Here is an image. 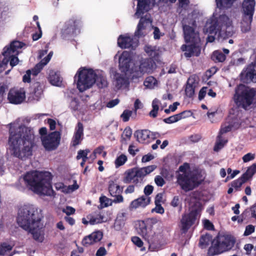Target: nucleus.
Listing matches in <instances>:
<instances>
[{
  "instance_id": "f257e3e1",
  "label": "nucleus",
  "mask_w": 256,
  "mask_h": 256,
  "mask_svg": "<svg viewBox=\"0 0 256 256\" xmlns=\"http://www.w3.org/2000/svg\"><path fill=\"white\" fill-rule=\"evenodd\" d=\"M8 150L14 156L26 160L32 154L34 146V133L33 128L20 124L17 120L10 124Z\"/></svg>"
},
{
  "instance_id": "f03ea898",
  "label": "nucleus",
  "mask_w": 256,
  "mask_h": 256,
  "mask_svg": "<svg viewBox=\"0 0 256 256\" xmlns=\"http://www.w3.org/2000/svg\"><path fill=\"white\" fill-rule=\"evenodd\" d=\"M255 94L256 92L254 88H250L244 84H240L236 88L233 100L238 108L230 110L227 120L228 124L222 127L219 133L220 134L231 130L232 128H236L238 127L242 116V114L239 108H242L246 110L250 106L252 102Z\"/></svg>"
},
{
  "instance_id": "7ed1b4c3",
  "label": "nucleus",
  "mask_w": 256,
  "mask_h": 256,
  "mask_svg": "<svg viewBox=\"0 0 256 256\" xmlns=\"http://www.w3.org/2000/svg\"><path fill=\"white\" fill-rule=\"evenodd\" d=\"M42 218L40 209L34 204H26L19 209L17 222L22 228L30 233L36 240L42 242L44 234L40 222Z\"/></svg>"
},
{
  "instance_id": "20e7f679",
  "label": "nucleus",
  "mask_w": 256,
  "mask_h": 256,
  "mask_svg": "<svg viewBox=\"0 0 256 256\" xmlns=\"http://www.w3.org/2000/svg\"><path fill=\"white\" fill-rule=\"evenodd\" d=\"M200 16L198 10H194L182 20L184 40L186 42L190 43L188 45L184 44L181 47L182 50L185 52L184 55L186 58L198 56L200 53L199 34L195 30L196 20Z\"/></svg>"
},
{
  "instance_id": "39448f33",
  "label": "nucleus",
  "mask_w": 256,
  "mask_h": 256,
  "mask_svg": "<svg viewBox=\"0 0 256 256\" xmlns=\"http://www.w3.org/2000/svg\"><path fill=\"white\" fill-rule=\"evenodd\" d=\"M232 19L226 14H218L216 11L208 18L204 28V34H212L207 38V42H213L216 38L224 40L234 34Z\"/></svg>"
},
{
  "instance_id": "423d86ee",
  "label": "nucleus",
  "mask_w": 256,
  "mask_h": 256,
  "mask_svg": "<svg viewBox=\"0 0 256 256\" xmlns=\"http://www.w3.org/2000/svg\"><path fill=\"white\" fill-rule=\"evenodd\" d=\"M20 180H23L32 190L38 194L48 196L54 194L52 176L48 172H30Z\"/></svg>"
},
{
  "instance_id": "0eeeda50",
  "label": "nucleus",
  "mask_w": 256,
  "mask_h": 256,
  "mask_svg": "<svg viewBox=\"0 0 256 256\" xmlns=\"http://www.w3.org/2000/svg\"><path fill=\"white\" fill-rule=\"evenodd\" d=\"M206 174L204 170H190L188 164L180 166L176 176V182L184 192L192 190L200 184L204 180Z\"/></svg>"
},
{
  "instance_id": "6e6552de",
  "label": "nucleus",
  "mask_w": 256,
  "mask_h": 256,
  "mask_svg": "<svg viewBox=\"0 0 256 256\" xmlns=\"http://www.w3.org/2000/svg\"><path fill=\"white\" fill-rule=\"evenodd\" d=\"M236 243V238L232 235H218L212 242L208 250L210 256L218 255L232 249Z\"/></svg>"
},
{
  "instance_id": "1a4fd4ad",
  "label": "nucleus",
  "mask_w": 256,
  "mask_h": 256,
  "mask_svg": "<svg viewBox=\"0 0 256 256\" xmlns=\"http://www.w3.org/2000/svg\"><path fill=\"white\" fill-rule=\"evenodd\" d=\"M26 47L24 43L19 41H13L6 46L4 48L2 54L4 58L0 62V67L4 69L9 62L12 68L17 65L19 62L17 56L21 52V50Z\"/></svg>"
},
{
  "instance_id": "9d476101",
  "label": "nucleus",
  "mask_w": 256,
  "mask_h": 256,
  "mask_svg": "<svg viewBox=\"0 0 256 256\" xmlns=\"http://www.w3.org/2000/svg\"><path fill=\"white\" fill-rule=\"evenodd\" d=\"M96 70L80 68L75 75L77 88L80 92L90 88L96 82Z\"/></svg>"
},
{
  "instance_id": "9b49d317",
  "label": "nucleus",
  "mask_w": 256,
  "mask_h": 256,
  "mask_svg": "<svg viewBox=\"0 0 256 256\" xmlns=\"http://www.w3.org/2000/svg\"><path fill=\"white\" fill-rule=\"evenodd\" d=\"M156 68V63L152 58H141L133 64L131 77L133 79L142 78L144 74L152 73Z\"/></svg>"
},
{
  "instance_id": "f8f14e48",
  "label": "nucleus",
  "mask_w": 256,
  "mask_h": 256,
  "mask_svg": "<svg viewBox=\"0 0 256 256\" xmlns=\"http://www.w3.org/2000/svg\"><path fill=\"white\" fill-rule=\"evenodd\" d=\"M157 166L150 165L139 169H129L124 174L123 181L124 183H137L138 178H142L154 171Z\"/></svg>"
},
{
  "instance_id": "ddd939ff",
  "label": "nucleus",
  "mask_w": 256,
  "mask_h": 256,
  "mask_svg": "<svg viewBox=\"0 0 256 256\" xmlns=\"http://www.w3.org/2000/svg\"><path fill=\"white\" fill-rule=\"evenodd\" d=\"M114 58H118V66L120 71L126 74H130L132 76V71L133 69V62L130 54L127 51H124L122 53L118 52Z\"/></svg>"
},
{
  "instance_id": "4468645a",
  "label": "nucleus",
  "mask_w": 256,
  "mask_h": 256,
  "mask_svg": "<svg viewBox=\"0 0 256 256\" xmlns=\"http://www.w3.org/2000/svg\"><path fill=\"white\" fill-rule=\"evenodd\" d=\"M137 228L138 233L150 244L158 242L162 239L161 233L156 234L155 232L146 228V224L144 221H140Z\"/></svg>"
},
{
  "instance_id": "2eb2a0df",
  "label": "nucleus",
  "mask_w": 256,
  "mask_h": 256,
  "mask_svg": "<svg viewBox=\"0 0 256 256\" xmlns=\"http://www.w3.org/2000/svg\"><path fill=\"white\" fill-rule=\"evenodd\" d=\"M202 209V206L198 204V208H192L190 213L183 215L181 220V229L184 232H186L200 218Z\"/></svg>"
},
{
  "instance_id": "dca6fc26",
  "label": "nucleus",
  "mask_w": 256,
  "mask_h": 256,
  "mask_svg": "<svg viewBox=\"0 0 256 256\" xmlns=\"http://www.w3.org/2000/svg\"><path fill=\"white\" fill-rule=\"evenodd\" d=\"M81 23L80 21L71 19L66 22L61 30L63 38L67 39L74 36L80 32Z\"/></svg>"
},
{
  "instance_id": "f3484780",
  "label": "nucleus",
  "mask_w": 256,
  "mask_h": 256,
  "mask_svg": "<svg viewBox=\"0 0 256 256\" xmlns=\"http://www.w3.org/2000/svg\"><path fill=\"white\" fill-rule=\"evenodd\" d=\"M60 140V134L58 132H51L47 136H42V144L46 150H54L58 146Z\"/></svg>"
},
{
  "instance_id": "a211bd4d",
  "label": "nucleus",
  "mask_w": 256,
  "mask_h": 256,
  "mask_svg": "<svg viewBox=\"0 0 256 256\" xmlns=\"http://www.w3.org/2000/svg\"><path fill=\"white\" fill-rule=\"evenodd\" d=\"M130 74H126V73L121 74L114 71L111 73V77L112 78V86L114 90H122L128 87L129 85L128 78L126 76Z\"/></svg>"
},
{
  "instance_id": "6ab92c4d",
  "label": "nucleus",
  "mask_w": 256,
  "mask_h": 256,
  "mask_svg": "<svg viewBox=\"0 0 256 256\" xmlns=\"http://www.w3.org/2000/svg\"><path fill=\"white\" fill-rule=\"evenodd\" d=\"M138 4L136 11L134 16L137 18L140 17L142 14L148 12L154 5L158 4V5L167 2V0H137Z\"/></svg>"
},
{
  "instance_id": "aec40b11",
  "label": "nucleus",
  "mask_w": 256,
  "mask_h": 256,
  "mask_svg": "<svg viewBox=\"0 0 256 256\" xmlns=\"http://www.w3.org/2000/svg\"><path fill=\"white\" fill-rule=\"evenodd\" d=\"M152 22L150 14H146L144 17H142L135 32V36L139 38L146 35L152 28Z\"/></svg>"
},
{
  "instance_id": "412c9836",
  "label": "nucleus",
  "mask_w": 256,
  "mask_h": 256,
  "mask_svg": "<svg viewBox=\"0 0 256 256\" xmlns=\"http://www.w3.org/2000/svg\"><path fill=\"white\" fill-rule=\"evenodd\" d=\"M118 45L122 48L135 49L138 46V41L132 35L126 34L120 35L118 38Z\"/></svg>"
},
{
  "instance_id": "4be33fe9",
  "label": "nucleus",
  "mask_w": 256,
  "mask_h": 256,
  "mask_svg": "<svg viewBox=\"0 0 256 256\" xmlns=\"http://www.w3.org/2000/svg\"><path fill=\"white\" fill-rule=\"evenodd\" d=\"M25 98L26 92L21 88H12L8 94V100L12 104H20L24 100Z\"/></svg>"
},
{
  "instance_id": "5701e85b",
  "label": "nucleus",
  "mask_w": 256,
  "mask_h": 256,
  "mask_svg": "<svg viewBox=\"0 0 256 256\" xmlns=\"http://www.w3.org/2000/svg\"><path fill=\"white\" fill-rule=\"evenodd\" d=\"M242 81L246 83L256 82V61L243 70L240 74Z\"/></svg>"
},
{
  "instance_id": "b1692460",
  "label": "nucleus",
  "mask_w": 256,
  "mask_h": 256,
  "mask_svg": "<svg viewBox=\"0 0 256 256\" xmlns=\"http://www.w3.org/2000/svg\"><path fill=\"white\" fill-rule=\"evenodd\" d=\"M156 134H154L150 130H144L136 131L134 136L136 138L137 140L141 143H148L151 139L156 138Z\"/></svg>"
},
{
  "instance_id": "393cba45",
  "label": "nucleus",
  "mask_w": 256,
  "mask_h": 256,
  "mask_svg": "<svg viewBox=\"0 0 256 256\" xmlns=\"http://www.w3.org/2000/svg\"><path fill=\"white\" fill-rule=\"evenodd\" d=\"M102 237L103 234L102 232L100 230L96 231L84 237L82 240V243L84 246H87L100 242Z\"/></svg>"
},
{
  "instance_id": "a878e982",
  "label": "nucleus",
  "mask_w": 256,
  "mask_h": 256,
  "mask_svg": "<svg viewBox=\"0 0 256 256\" xmlns=\"http://www.w3.org/2000/svg\"><path fill=\"white\" fill-rule=\"evenodd\" d=\"M84 137V127L81 122H78L75 128V132L72 140V144L76 146L79 144Z\"/></svg>"
},
{
  "instance_id": "bb28decb",
  "label": "nucleus",
  "mask_w": 256,
  "mask_h": 256,
  "mask_svg": "<svg viewBox=\"0 0 256 256\" xmlns=\"http://www.w3.org/2000/svg\"><path fill=\"white\" fill-rule=\"evenodd\" d=\"M47 74H48V80L52 85L55 86L60 85L62 80L58 72L50 69L48 70Z\"/></svg>"
},
{
  "instance_id": "cd10ccee",
  "label": "nucleus",
  "mask_w": 256,
  "mask_h": 256,
  "mask_svg": "<svg viewBox=\"0 0 256 256\" xmlns=\"http://www.w3.org/2000/svg\"><path fill=\"white\" fill-rule=\"evenodd\" d=\"M255 6L254 0H244L242 4L244 15H248V19L253 16L254 8Z\"/></svg>"
},
{
  "instance_id": "c85d7f7f",
  "label": "nucleus",
  "mask_w": 256,
  "mask_h": 256,
  "mask_svg": "<svg viewBox=\"0 0 256 256\" xmlns=\"http://www.w3.org/2000/svg\"><path fill=\"white\" fill-rule=\"evenodd\" d=\"M96 82L99 88H104L108 86V81L104 72L96 70Z\"/></svg>"
},
{
  "instance_id": "c756f323",
  "label": "nucleus",
  "mask_w": 256,
  "mask_h": 256,
  "mask_svg": "<svg viewBox=\"0 0 256 256\" xmlns=\"http://www.w3.org/2000/svg\"><path fill=\"white\" fill-rule=\"evenodd\" d=\"M128 219V213L124 212H120L117 216L115 222V228L116 230H120L125 224Z\"/></svg>"
},
{
  "instance_id": "7c9ffc66",
  "label": "nucleus",
  "mask_w": 256,
  "mask_h": 256,
  "mask_svg": "<svg viewBox=\"0 0 256 256\" xmlns=\"http://www.w3.org/2000/svg\"><path fill=\"white\" fill-rule=\"evenodd\" d=\"M52 54L53 52H50L42 60L34 66L33 70L34 74L37 75L40 72L44 66L49 62Z\"/></svg>"
},
{
  "instance_id": "2f4dec72",
  "label": "nucleus",
  "mask_w": 256,
  "mask_h": 256,
  "mask_svg": "<svg viewBox=\"0 0 256 256\" xmlns=\"http://www.w3.org/2000/svg\"><path fill=\"white\" fill-rule=\"evenodd\" d=\"M229 52V50L226 48H224L222 52L220 50L214 51L213 52L212 58L216 62H222L226 59L225 54H227Z\"/></svg>"
},
{
  "instance_id": "473e14b6",
  "label": "nucleus",
  "mask_w": 256,
  "mask_h": 256,
  "mask_svg": "<svg viewBox=\"0 0 256 256\" xmlns=\"http://www.w3.org/2000/svg\"><path fill=\"white\" fill-rule=\"evenodd\" d=\"M235 0H216V6L218 10H216V11L220 14H224V13H222L220 10V9L222 8H228L232 6L233 2Z\"/></svg>"
},
{
  "instance_id": "72a5a7b5",
  "label": "nucleus",
  "mask_w": 256,
  "mask_h": 256,
  "mask_svg": "<svg viewBox=\"0 0 256 256\" xmlns=\"http://www.w3.org/2000/svg\"><path fill=\"white\" fill-rule=\"evenodd\" d=\"M144 52L152 58H155L158 54L159 48L156 46L146 44L144 48Z\"/></svg>"
},
{
  "instance_id": "f704fd0d",
  "label": "nucleus",
  "mask_w": 256,
  "mask_h": 256,
  "mask_svg": "<svg viewBox=\"0 0 256 256\" xmlns=\"http://www.w3.org/2000/svg\"><path fill=\"white\" fill-rule=\"evenodd\" d=\"M144 86L149 89H154L158 86V82L152 76H149L146 78L144 82Z\"/></svg>"
},
{
  "instance_id": "c9c22d12",
  "label": "nucleus",
  "mask_w": 256,
  "mask_h": 256,
  "mask_svg": "<svg viewBox=\"0 0 256 256\" xmlns=\"http://www.w3.org/2000/svg\"><path fill=\"white\" fill-rule=\"evenodd\" d=\"M88 220H89L90 224L92 225L101 223L104 220V216L100 214H90L87 216Z\"/></svg>"
},
{
  "instance_id": "e433bc0d",
  "label": "nucleus",
  "mask_w": 256,
  "mask_h": 256,
  "mask_svg": "<svg viewBox=\"0 0 256 256\" xmlns=\"http://www.w3.org/2000/svg\"><path fill=\"white\" fill-rule=\"evenodd\" d=\"M108 190L112 196H116V194H119L122 191L119 185L112 180L109 182Z\"/></svg>"
},
{
  "instance_id": "4c0bfd02",
  "label": "nucleus",
  "mask_w": 256,
  "mask_h": 256,
  "mask_svg": "<svg viewBox=\"0 0 256 256\" xmlns=\"http://www.w3.org/2000/svg\"><path fill=\"white\" fill-rule=\"evenodd\" d=\"M250 19V20H248V15H244L241 22V28L243 32H247L250 30L252 16H251Z\"/></svg>"
},
{
  "instance_id": "58836bf2",
  "label": "nucleus",
  "mask_w": 256,
  "mask_h": 256,
  "mask_svg": "<svg viewBox=\"0 0 256 256\" xmlns=\"http://www.w3.org/2000/svg\"><path fill=\"white\" fill-rule=\"evenodd\" d=\"M160 102L157 98L154 99L152 102V110L150 112V116L152 118H156L157 116L158 112L159 110V106Z\"/></svg>"
},
{
  "instance_id": "ea45409f",
  "label": "nucleus",
  "mask_w": 256,
  "mask_h": 256,
  "mask_svg": "<svg viewBox=\"0 0 256 256\" xmlns=\"http://www.w3.org/2000/svg\"><path fill=\"white\" fill-rule=\"evenodd\" d=\"M256 172V164H254L250 166L246 171V172L243 174L242 178H245L246 180L252 178L254 174Z\"/></svg>"
},
{
  "instance_id": "a19ab883",
  "label": "nucleus",
  "mask_w": 256,
  "mask_h": 256,
  "mask_svg": "<svg viewBox=\"0 0 256 256\" xmlns=\"http://www.w3.org/2000/svg\"><path fill=\"white\" fill-rule=\"evenodd\" d=\"M185 112H183L178 114L170 116L166 118H165L164 120V122L167 124H172L184 118L183 115L185 114Z\"/></svg>"
},
{
  "instance_id": "79ce46f5",
  "label": "nucleus",
  "mask_w": 256,
  "mask_h": 256,
  "mask_svg": "<svg viewBox=\"0 0 256 256\" xmlns=\"http://www.w3.org/2000/svg\"><path fill=\"white\" fill-rule=\"evenodd\" d=\"M221 135L222 134H219V135L217 137V140L214 147V151L218 152L222 149L227 142V140L223 138Z\"/></svg>"
},
{
  "instance_id": "37998d69",
  "label": "nucleus",
  "mask_w": 256,
  "mask_h": 256,
  "mask_svg": "<svg viewBox=\"0 0 256 256\" xmlns=\"http://www.w3.org/2000/svg\"><path fill=\"white\" fill-rule=\"evenodd\" d=\"M212 240V237L209 234L202 236L200 238L199 245L202 248H205Z\"/></svg>"
},
{
  "instance_id": "c03bdc74",
  "label": "nucleus",
  "mask_w": 256,
  "mask_h": 256,
  "mask_svg": "<svg viewBox=\"0 0 256 256\" xmlns=\"http://www.w3.org/2000/svg\"><path fill=\"white\" fill-rule=\"evenodd\" d=\"M127 156L126 155L121 154L120 156H118L115 160L114 164L116 167L117 168L124 165L127 161Z\"/></svg>"
},
{
  "instance_id": "a18cd8bd",
  "label": "nucleus",
  "mask_w": 256,
  "mask_h": 256,
  "mask_svg": "<svg viewBox=\"0 0 256 256\" xmlns=\"http://www.w3.org/2000/svg\"><path fill=\"white\" fill-rule=\"evenodd\" d=\"M90 150H80L78 152L76 158L78 160L82 158L84 160H86L88 159L87 156Z\"/></svg>"
},
{
  "instance_id": "49530a36",
  "label": "nucleus",
  "mask_w": 256,
  "mask_h": 256,
  "mask_svg": "<svg viewBox=\"0 0 256 256\" xmlns=\"http://www.w3.org/2000/svg\"><path fill=\"white\" fill-rule=\"evenodd\" d=\"M141 207H145L150 202V198L147 196H142L137 198Z\"/></svg>"
},
{
  "instance_id": "de8ad7c7",
  "label": "nucleus",
  "mask_w": 256,
  "mask_h": 256,
  "mask_svg": "<svg viewBox=\"0 0 256 256\" xmlns=\"http://www.w3.org/2000/svg\"><path fill=\"white\" fill-rule=\"evenodd\" d=\"M12 249V246L6 243H4L0 246V256H4L7 252Z\"/></svg>"
},
{
  "instance_id": "09e8293b",
  "label": "nucleus",
  "mask_w": 256,
  "mask_h": 256,
  "mask_svg": "<svg viewBox=\"0 0 256 256\" xmlns=\"http://www.w3.org/2000/svg\"><path fill=\"white\" fill-rule=\"evenodd\" d=\"M247 180L245 178H242V176L239 179H238L236 180H234L232 184V186L233 188H235L236 190H238V188H240L244 183Z\"/></svg>"
},
{
  "instance_id": "8fccbe9b",
  "label": "nucleus",
  "mask_w": 256,
  "mask_h": 256,
  "mask_svg": "<svg viewBox=\"0 0 256 256\" xmlns=\"http://www.w3.org/2000/svg\"><path fill=\"white\" fill-rule=\"evenodd\" d=\"M34 69L32 68V70H28L26 74L24 75L23 77H22V81L24 82H30V76H31V74H32L33 76H36V75L34 74V72H33V70Z\"/></svg>"
},
{
  "instance_id": "3c124183",
  "label": "nucleus",
  "mask_w": 256,
  "mask_h": 256,
  "mask_svg": "<svg viewBox=\"0 0 256 256\" xmlns=\"http://www.w3.org/2000/svg\"><path fill=\"white\" fill-rule=\"evenodd\" d=\"M78 186L76 184V182L74 181V184L72 185H70L68 186H66L65 187V189L64 190V193L69 194L73 192L75 190L78 189Z\"/></svg>"
},
{
  "instance_id": "603ef678",
  "label": "nucleus",
  "mask_w": 256,
  "mask_h": 256,
  "mask_svg": "<svg viewBox=\"0 0 256 256\" xmlns=\"http://www.w3.org/2000/svg\"><path fill=\"white\" fill-rule=\"evenodd\" d=\"M100 202L102 207H107L112 204L111 200L106 196H102L100 197Z\"/></svg>"
},
{
  "instance_id": "864d4df0",
  "label": "nucleus",
  "mask_w": 256,
  "mask_h": 256,
  "mask_svg": "<svg viewBox=\"0 0 256 256\" xmlns=\"http://www.w3.org/2000/svg\"><path fill=\"white\" fill-rule=\"evenodd\" d=\"M132 112L130 110H126L121 114L120 117L124 122H127L128 120L130 117L132 116Z\"/></svg>"
},
{
  "instance_id": "5fc2aeb1",
  "label": "nucleus",
  "mask_w": 256,
  "mask_h": 256,
  "mask_svg": "<svg viewBox=\"0 0 256 256\" xmlns=\"http://www.w3.org/2000/svg\"><path fill=\"white\" fill-rule=\"evenodd\" d=\"M254 158L255 154L249 152L244 155L242 158V160L244 162H248L254 160Z\"/></svg>"
},
{
  "instance_id": "6e6d98bb",
  "label": "nucleus",
  "mask_w": 256,
  "mask_h": 256,
  "mask_svg": "<svg viewBox=\"0 0 256 256\" xmlns=\"http://www.w3.org/2000/svg\"><path fill=\"white\" fill-rule=\"evenodd\" d=\"M8 86L5 84H0V103L2 101L4 94L6 90L8 89Z\"/></svg>"
},
{
  "instance_id": "4d7b16f0",
  "label": "nucleus",
  "mask_w": 256,
  "mask_h": 256,
  "mask_svg": "<svg viewBox=\"0 0 256 256\" xmlns=\"http://www.w3.org/2000/svg\"><path fill=\"white\" fill-rule=\"evenodd\" d=\"M128 151L131 155L134 156L139 151V150L134 144H132L128 147Z\"/></svg>"
},
{
  "instance_id": "13d9d810",
  "label": "nucleus",
  "mask_w": 256,
  "mask_h": 256,
  "mask_svg": "<svg viewBox=\"0 0 256 256\" xmlns=\"http://www.w3.org/2000/svg\"><path fill=\"white\" fill-rule=\"evenodd\" d=\"M186 95L190 98L192 97L194 92V86H190L186 85Z\"/></svg>"
},
{
  "instance_id": "bf43d9fd",
  "label": "nucleus",
  "mask_w": 256,
  "mask_h": 256,
  "mask_svg": "<svg viewBox=\"0 0 256 256\" xmlns=\"http://www.w3.org/2000/svg\"><path fill=\"white\" fill-rule=\"evenodd\" d=\"M70 107L74 110H78L80 107V104L76 98L72 99L70 103Z\"/></svg>"
},
{
  "instance_id": "052dcab7",
  "label": "nucleus",
  "mask_w": 256,
  "mask_h": 256,
  "mask_svg": "<svg viewBox=\"0 0 256 256\" xmlns=\"http://www.w3.org/2000/svg\"><path fill=\"white\" fill-rule=\"evenodd\" d=\"M154 182L158 186H162L165 183L164 178L160 176H156L155 177Z\"/></svg>"
},
{
  "instance_id": "680f3d73",
  "label": "nucleus",
  "mask_w": 256,
  "mask_h": 256,
  "mask_svg": "<svg viewBox=\"0 0 256 256\" xmlns=\"http://www.w3.org/2000/svg\"><path fill=\"white\" fill-rule=\"evenodd\" d=\"M141 207L140 204H139V202L137 199L134 200L132 201L129 206V209L130 210H136L138 208Z\"/></svg>"
},
{
  "instance_id": "e2e57ef3",
  "label": "nucleus",
  "mask_w": 256,
  "mask_h": 256,
  "mask_svg": "<svg viewBox=\"0 0 256 256\" xmlns=\"http://www.w3.org/2000/svg\"><path fill=\"white\" fill-rule=\"evenodd\" d=\"M198 82L195 76H192L189 78L187 81V84L190 86H194L195 87L196 84Z\"/></svg>"
},
{
  "instance_id": "0e129e2a",
  "label": "nucleus",
  "mask_w": 256,
  "mask_h": 256,
  "mask_svg": "<svg viewBox=\"0 0 256 256\" xmlns=\"http://www.w3.org/2000/svg\"><path fill=\"white\" fill-rule=\"evenodd\" d=\"M152 212H156L158 214H162L164 212V208L161 206L160 204H156V207L152 210Z\"/></svg>"
},
{
  "instance_id": "69168bd1",
  "label": "nucleus",
  "mask_w": 256,
  "mask_h": 256,
  "mask_svg": "<svg viewBox=\"0 0 256 256\" xmlns=\"http://www.w3.org/2000/svg\"><path fill=\"white\" fill-rule=\"evenodd\" d=\"M132 241L135 245L138 247H141L143 244V242L141 239L138 236L132 237Z\"/></svg>"
},
{
  "instance_id": "338daca9",
  "label": "nucleus",
  "mask_w": 256,
  "mask_h": 256,
  "mask_svg": "<svg viewBox=\"0 0 256 256\" xmlns=\"http://www.w3.org/2000/svg\"><path fill=\"white\" fill-rule=\"evenodd\" d=\"M254 227L252 225H248L246 226L245 232H244V236H249L254 232Z\"/></svg>"
},
{
  "instance_id": "774afa93",
  "label": "nucleus",
  "mask_w": 256,
  "mask_h": 256,
  "mask_svg": "<svg viewBox=\"0 0 256 256\" xmlns=\"http://www.w3.org/2000/svg\"><path fill=\"white\" fill-rule=\"evenodd\" d=\"M107 254V251L104 247H100L97 250L96 256H105Z\"/></svg>"
}]
</instances>
